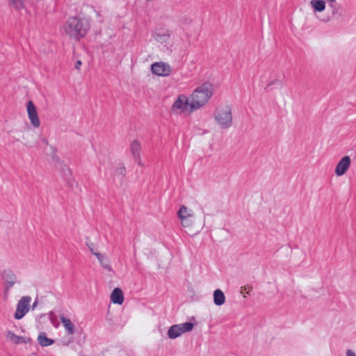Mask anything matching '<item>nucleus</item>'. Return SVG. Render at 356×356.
<instances>
[{
	"label": "nucleus",
	"mask_w": 356,
	"mask_h": 356,
	"mask_svg": "<svg viewBox=\"0 0 356 356\" xmlns=\"http://www.w3.org/2000/svg\"><path fill=\"white\" fill-rule=\"evenodd\" d=\"M212 94L213 86L209 83H204L197 87L191 95V111H195L206 104Z\"/></svg>",
	"instance_id": "f03ea898"
},
{
	"label": "nucleus",
	"mask_w": 356,
	"mask_h": 356,
	"mask_svg": "<svg viewBox=\"0 0 356 356\" xmlns=\"http://www.w3.org/2000/svg\"><path fill=\"white\" fill-rule=\"evenodd\" d=\"M126 170L125 167L120 164L119 166L116 167L114 171L115 177H120V179H123L125 177Z\"/></svg>",
	"instance_id": "6ab92c4d"
},
{
	"label": "nucleus",
	"mask_w": 356,
	"mask_h": 356,
	"mask_svg": "<svg viewBox=\"0 0 356 356\" xmlns=\"http://www.w3.org/2000/svg\"><path fill=\"white\" fill-rule=\"evenodd\" d=\"M111 301L118 305H122L124 302V296L122 291L120 288H115L111 295Z\"/></svg>",
	"instance_id": "f8f14e48"
},
{
	"label": "nucleus",
	"mask_w": 356,
	"mask_h": 356,
	"mask_svg": "<svg viewBox=\"0 0 356 356\" xmlns=\"http://www.w3.org/2000/svg\"><path fill=\"white\" fill-rule=\"evenodd\" d=\"M26 110L31 124L35 128H38L40 125V122L36 108L32 101L29 100L27 102Z\"/></svg>",
	"instance_id": "1a4fd4ad"
},
{
	"label": "nucleus",
	"mask_w": 356,
	"mask_h": 356,
	"mask_svg": "<svg viewBox=\"0 0 356 356\" xmlns=\"http://www.w3.org/2000/svg\"><path fill=\"white\" fill-rule=\"evenodd\" d=\"M10 4L17 10L24 8V0H10Z\"/></svg>",
	"instance_id": "aec40b11"
},
{
	"label": "nucleus",
	"mask_w": 356,
	"mask_h": 356,
	"mask_svg": "<svg viewBox=\"0 0 356 356\" xmlns=\"http://www.w3.org/2000/svg\"><path fill=\"white\" fill-rule=\"evenodd\" d=\"M310 3L316 12H322L325 10V3L323 0H312Z\"/></svg>",
	"instance_id": "dca6fc26"
},
{
	"label": "nucleus",
	"mask_w": 356,
	"mask_h": 356,
	"mask_svg": "<svg viewBox=\"0 0 356 356\" xmlns=\"http://www.w3.org/2000/svg\"><path fill=\"white\" fill-rule=\"evenodd\" d=\"M37 303L36 302H34V304L33 305V307H35L36 306Z\"/></svg>",
	"instance_id": "c756f323"
},
{
	"label": "nucleus",
	"mask_w": 356,
	"mask_h": 356,
	"mask_svg": "<svg viewBox=\"0 0 356 356\" xmlns=\"http://www.w3.org/2000/svg\"><path fill=\"white\" fill-rule=\"evenodd\" d=\"M213 302L217 306L223 305L225 302V296L220 289H216L213 292Z\"/></svg>",
	"instance_id": "4468645a"
},
{
	"label": "nucleus",
	"mask_w": 356,
	"mask_h": 356,
	"mask_svg": "<svg viewBox=\"0 0 356 356\" xmlns=\"http://www.w3.org/2000/svg\"><path fill=\"white\" fill-rule=\"evenodd\" d=\"M170 33H155L154 35V40L158 42H161V43H164V42H166L169 38H170Z\"/></svg>",
	"instance_id": "f3484780"
},
{
	"label": "nucleus",
	"mask_w": 356,
	"mask_h": 356,
	"mask_svg": "<svg viewBox=\"0 0 356 356\" xmlns=\"http://www.w3.org/2000/svg\"><path fill=\"white\" fill-rule=\"evenodd\" d=\"M81 65V61L78 60V61H76V63H75V68H76V69H79Z\"/></svg>",
	"instance_id": "a878e982"
},
{
	"label": "nucleus",
	"mask_w": 356,
	"mask_h": 356,
	"mask_svg": "<svg viewBox=\"0 0 356 356\" xmlns=\"http://www.w3.org/2000/svg\"><path fill=\"white\" fill-rule=\"evenodd\" d=\"M179 218L181 220L186 219L188 217L191 216L190 214L188 213V209L185 206H181L178 211Z\"/></svg>",
	"instance_id": "412c9836"
},
{
	"label": "nucleus",
	"mask_w": 356,
	"mask_h": 356,
	"mask_svg": "<svg viewBox=\"0 0 356 356\" xmlns=\"http://www.w3.org/2000/svg\"><path fill=\"white\" fill-rule=\"evenodd\" d=\"M2 279L4 281L5 293H8L9 290L17 282L15 273L10 270H5L2 273Z\"/></svg>",
	"instance_id": "6e6552de"
},
{
	"label": "nucleus",
	"mask_w": 356,
	"mask_h": 356,
	"mask_svg": "<svg viewBox=\"0 0 356 356\" xmlns=\"http://www.w3.org/2000/svg\"><path fill=\"white\" fill-rule=\"evenodd\" d=\"M93 254H94L95 256H96V257L97 258L98 261H99L101 264H102V263H103L104 256H103L102 254H100V253H99V252H93Z\"/></svg>",
	"instance_id": "b1692460"
},
{
	"label": "nucleus",
	"mask_w": 356,
	"mask_h": 356,
	"mask_svg": "<svg viewBox=\"0 0 356 356\" xmlns=\"http://www.w3.org/2000/svg\"><path fill=\"white\" fill-rule=\"evenodd\" d=\"M86 245L87 247L88 248V249L90 250V252L93 254V252H96L95 250H94V243H92L91 241H87L86 242Z\"/></svg>",
	"instance_id": "5701e85b"
},
{
	"label": "nucleus",
	"mask_w": 356,
	"mask_h": 356,
	"mask_svg": "<svg viewBox=\"0 0 356 356\" xmlns=\"http://www.w3.org/2000/svg\"><path fill=\"white\" fill-rule=\"evenodd\" d=\"M8 335L10 339L15 343L19 344L25 342L23 337L16 335L14 332L11 331H9L8 332Z\"/></svg>",
	"instance_id": "a211bd4d"
},
{
	"label": "nucleus",
	"mask_w": 356,
	"mask_h": 356,
	"mask_svg": "<svg viewBox=\"0 0 356 356\" xmlns=\"http://www.w3.org/2000/svg\"><path fill=\"white\" fill-rule=\"evenodd\" d=\"M350 158L348 156H343L337 164L334 172L337 176L343 175L350 165Z\"/></svg>",
	"instance_id": "9b49d317"
},
{
	"label": "nucleus",
	"mask_w": 356,
	"mask_h": 356,
	"mask_svg": "<svg viewBox=\"0 0 356 356\" xmlns=\"http://www.w3.org/2000/svg\"><path fill=\"white\" fill-rule=\"evenodd\" d=\"M102 265L104 268L108 269V270H111V267L109 265H104L103 263L102 264Z\"/></svg>",
	"instance_id": "bb28decb"
},
{
	"label": "nucleus",
	"mask_w": 356,
	"mask_h": 356,
	"mask_svg": "<svg viewBox=\"0 0 356 356\" xmlns=\"http://www.w3.org/2000/svg\"><path fill=\"white\" fill-rule=\"evenodd\" d=\"M346 356H356V354L350 349L346 350Z\"/></svg>",
	"instance_id": "393cba45"
},
{
	"label": "nucleus",
	"mask_w": 356,
	"mask_h": 356,
	"mask_svg": "<svg viewBox=\"0 0 356 356\" xmlns=\"http://www.w3.org/2000/svg\"><path fill=\"white\" fill-rule=\"evenodd\" d=\"M31 298L29 296H23L17 302L14 317L17 320L22 318L30 309Z\"/></svg>",
	"instance_id": "39448f33"
},
{
	"label": "nucleus",
	"mask_w": 356,
	"mask_h": 356,
	"mask_svg": "<svg viewBox=\"0 0 356 356\" xmlns=\"http://www.w3.org/2000/svg\"><path fill=\"white\" fill-rule=\"evenodd\" d=\"M190 106L188 97L184 95H179L177 99L173 103L171 111L172 113H183Z\"/></svg>",
	"instance_id": "0eeeda50"
},
{
	"label": "nucleus",
	"mask_w": 356,
	"mask_h": 356,
	"mask_svg": "<svg viewBox=\"0 0 356 356\" xmlns=\"http://www.w3.org/2000/svg\"><path fill=\"white\" fill-rule=\"evenodd\" d=\"M214 119L220 128L228 129L231 127L233 123L231 107L225 106L216 109L214 113Z\"/></svg>",
	"instance_id": "7ed1b4c3"
},
{
	"label": "nucleus",
	"mask_w": 356,
	"mask_h": 356,
	"mask_svg": "<svg viewBox=\"0 0 356 356\" xmlns=\"http://www.w3.org/2000/svg\"><path fill=\"white\" fill-rule=\"evenodd\" d=\"M151 70L153 74L159 76H168L172 73L171 66L164 62H156L152 64Z\"/></svg>",
	"instance_id": "423d86ee"
},
{
	"label": "nucleus",
	"mask_w": 356,
	"mask_h": 356,
	"mask_svg": "<svg viewBox=\"0 0 356 356\" xmlns=\"http://www.w3.org/2000/svg\"><path fill=\"white\" fill-rule=\"evenodd\" d=\"M277 83V81H272L270 83H268L269 86L270 85H275Z\"/></svg>",
	"instance_id": "c85d7f7f"
},
{
	"label": "nucleus",
	"mask_w": 356,
	"mask_h": 356,
	"mask_svg": "<svg viewBox=\"0 0 356 356\" xmlns=\"http://www.w3.org/2000/svg\"><path fill=\"white\" fill-rule=\"evenodd\" d=\"M38 341L42 346H49L54 343V341L47 337L45 332H41L38 337Z\"/></svg>",
	"instance_id": "2eb2a0df"
},
{
	"label": "nucleus",
	"mask_w": 356,
	"mask_h": 356,
	"mask_svg": "<svg viewBox=\"0 0 356 356\" xmlns=\"http://www.w3.org/2000/svg\"><path fill=\"white\" fill-rule=\"evenodd\" d=\"M63 28L65 34L76 41L84 38L90 30V22L85 17L79 16L69 17Z\"/></svg>",
	"instance_id": "f257e3e1"
},
{
	"label": "nucleus",
	"mask_w": 356,
	"mask_h": 356,
	"mask_svg": "<svg viewBox=\"0 0 356 356\" xmlns=\"http://www.w3.org/2000/svg\"><path fill=\"white\" fill-rule=\"evenodd\" d=\"M60 320L63 323L67 333L68 334H73L74 333V325L72 321L66 318L64 315L60 316Z\"/></svg>",
	"instance_id": "ddd939ff"
},
{
	"label": "nucleus",
	"mask_w": 356,
	"mask_h": 356,
	"mask_svg": "<svg viewBox=\"0 0 356 356\" xmlns=\"http://www.w3.org/2000/svg\"><path fill=\"white\" fill-rule=\"evenodd\" d=\"M180 22L182 24L188 25L192 23L193 19L190 16H184L181 18Z\"/></svg>",
	"instance_id": "4be33fe9"
},
{
	"label": "nucleus",
	"mask_w": 356,
	"mask_h": 356,
	"mask_svg": "<svg viewBox=\"0 0 356 356\" xmlns=\"http://www.w3.org/2000/svg\"><path fill=\"white\" fill-rule=\"evenodd\" d=\"M129 150L134 161L138 165H143L140 158L141 144L138 140H133L129 145Z\"/></svg>",
	"instance_id": "9d476101"
},
{
	"label": "nucleus",
	"mask_w": 356,
	"mask_h": 356,
	"mask_svg": "<svg viewBox=\"0 0 356 356\" xmlns=\"http://www.w3.org/2000/svg\"><path fill=\"white\" fill-rule=\"evenodd\" d=\"M328 3H330V6L331 7H334V5L332 3H334L335 2V0H326Z\"/></svg>",
	"instance_id": "cd10ccee"
},
{
	"label": "nucleus",
	"mask_w": 356,
	"mask_h": 356,
	"mask_svg": "<svg viewBox=\"0 0 356 356\" xmlns=\"http://www.w3.org/2000/svg\"><path fill=\"white\" fill-rule=\"evenodd\" d=\"M193 327V323L191 322L173 325L169 327L168 336L170 339H175L181 336L183 333L191 331Z\"/></svg>",
	"instance_id": "20e7f679"
}]
</instances>
